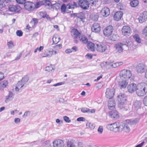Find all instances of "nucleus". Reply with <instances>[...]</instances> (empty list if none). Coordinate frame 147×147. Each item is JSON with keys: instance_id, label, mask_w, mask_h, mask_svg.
<instances>
[{"instance_id": "1", "label": "nucleus", "mask_w": 147, "mask_h": 147, "mask_svg": "<svg viewBox=\"0 0 147 147\" xmlns=\"http://www.w3.org/2000/svg\"><path fill=\"white\" fill-rule=\"evenodd\" d=\"M106 128L115 132H121L124 130L126 132H129L130 129L128 125L124 123L115 122L107 125Z\"/></svg>"}, {"instance_id": "2", "label": "nucleus", "mask_w": 147, "mask_h": 147, "mask_svg": "<svg viewBox=\"0 0 147 147\" xmlns=\"http://www.w3.org/2000/svg\"><path fill=\"white\" fill-rule=\"evenodd\" d=\"M126 98V96L124 93H120L118 94L117 100L119 102L118 107L120 109H123L124 110H127V109L125 108Z\"/></svg>"}, {"instance_id": "3", "label": "nucleus", "mask_w": 147, "mask_h": 147, "mask_svg": "<svg viewBox=\"0 0 147 147\" xmlns=\"http://www.w3.org/2000/svg\"><path fill=\"white\" fill-rule=\"evenodd\" d=\"M136 93L139 96H142L145 95L147 92V85L145 83L142 82L137 85Z\"/></svg>"}, {"instance_id": "4", "label": "nucleus", "mask_w": 147, "mask_h": 147, "mask_svg": "<svg viewBox=\"0 0 147 147\" xmlns=\"http://www.w3.org/2000/svg\"><path fill=\"white\" fill-rule=\"evenodd\" d=\"M131 76V71L129 70L124 69L121 71L120 76L122 80L124 79L127 81Z\"/></svg>"}, {"instance_id": "5", "label": "nucleus", "mask_w": 147, "mask_h": 147, "mask_svg": "<svg viewBox=\"0 0 147 147\" xmlns=\"http://www.w3.org/2000/svg\"><path fill=\"white\" fill-rule=\"evenodd\" d=\"M78 3V7H80L83 9L85 10L89 8V3L87 0H79Z\"/></svg>"}, {"instance_id": "6", "label": "nucleus", "mask_w": 147, "mask_h": 147, "mask_svg": "<svg viewBox=\"0 0 147 147\" xmlns=\"http://www.w3.org/2000/svg\"><path fill=\"white\" fill-rule=\"evenodd\" d=\"M95 49L98 52L103 53L107 49V46L103 44H96L95 46Z\"/></svg>"}, {"instance_id": "7", "label": "nucleus", "mask_w": 147, "mask_h": 147, "mask_svg": "<svg viewBox=\"0 0 147 147\" xmlns=\"http://www.w3.org/2000/svg\"><path fill=\"white\" fill-rule=\"evenodd\" d=\"M113 30V27L109 25L105 28L103 31V33L105 36H109L111 35Z\"/></svg>"}, {"instance_id": "8", "label": "nucleus", "mask_w": 147, "mask_h": 147, "mask_svg": "<svg viewBox=\"0 0 147 147\" xmlns=\"http://www.w3.org/2000/svg\"><path fill=\"white\" fill-rule=\"evenodd\" d=\"M115 93V90L113 88H107L105 92L106 97L111 99L113 97Z\"/></svg>"}, {"instance_id": "9", "label": "nucleus", "mask_w": 147, "mask_h": 147, "mask_svg": "<svg viewBox=\"0 0 147 147\" xmlns=\"http://www.w3.org/2000/svg\"><path fill=\"white\" fill-rule=\"evenodd\" d=\"M123 45L128 46L129 45V43L127 41L125 42H123L122 43H119L116 44L115 45V47L117 51L119 53H121L123 51L122 46Z\"/></svg>"}, {"instance_id": "10", "label": "nucleus", "mask_w": 147, "mask_h": 147, "mask_svg": "<svg viewBox=\"0 0 147 147\" xmlns=\"http://www.w3.org/2000/svg\"><path fill=\"white\" fill-rule=\"evenodd\" d=\"M123 34L126 36H129L131 33V30L129 26H125L123 27L122 29Z\"/></svg>"}, {"instance_id": "11", "label": "nucleus", "mask_w": 147, "mask_h": 147, "mask_svg": "<svg viewBox=\"0 0 147 147\" xmlns=\"http://www.w3.org/2000/svg\"><path fill=\"white\" fill-rule=\"evenodd\" d=\"M53 144L54 147H63L64 146L63 142L61 139L54 140Z\"/></svg>"}, {"instance_id": "12", "label": "nucleus", "mask_w": 147, "mask_h": 147, "mask_svg": "<svg viewBox=\"0 0 147 147\" xmlns=\"http://www.w3.org/2000/svg\"><path fill=\"white\" fill-rule=\"evenodd\" d=\"M101 27L100 26L98 23H94L91 27L92 30V32L96 33H98L100 31Z\"/></svg>"}, {"instance_id": "13", "label": "nucleus", "mask_w": 147, "mask_h": 147, "mask_svg": "<svg viewBox=\"0 0 147 147\" xmlns=\"http://www.w3.org/2000/svg\"><path fill=\"white\" fill-rule=\"evenodd\" d=\"M137 88V85L134 83L129 84L127 87L128 90L129 92L132 93L135 91H136Z\"/></svg>"}, {"instance_id": "14", "label": "nucleus", "mask_w": 147, "mask_h": 147, "mask_svg": "<svg viewBox=\"0 0 147 147\" xmlns=\"http://www.w3.org/2000/svg\"><path fill=\"white\" fill-rule=\"evenodd\" d=\"M138 19L139 22L140 23H142L146 21L147 20V12H143L142 14H140Z\"/></svg>"}, {"instance_id": "15", "label": "nucleus", "mask_w": 147, "mask_h": 147, "mask_svg": "<svg viewBox=\"0 0 147 147\" xmlns=\"http://www.w3.org/2000/svg\"><path fill=\"white\" fill-rule=\"evenodd\" d=\"M137 71L138 73H143L145 70V66L143 63H139L136 67Z\"/></svg>"}, {"instance_id": "16", "label": "nucleus", "mask_w": 147, "mask_h": 147, "mask_svg": "<svg viewBox=\"0 0 147 147\" xmlns=\"http://www.w3.org/2000/svg\"><path fill=\"white\" fill-rule=\"evenodd\" d=\"M24 4L25 8L28 11L32 10L33 9V7L34 5L33 3L29 1L25 2Z\"/></svg>"}, {"instance_id": "17", "label": "nucleus", "mask_w": 147, "mask_h": 147, "mask_svg": "<svg viewBox=\"0 0 147 147\" xmlns=\"http://www.w3.org/2000/svg\"><path fill=\"white\" fill-rule=\"evenodd\" d=\"M101 13L103 16L107 17L108 16L110 13L109 9L107 7H104L101 10Z\"/></svg>"}, {"instance_id": "18", "label": "nucleus", "mask_w": 147, "mask_h": 147, "mask_svg": "<svg viewBox=\"0 0 147 147\" xmlns=\"http://www.w3.org/2000/svg\"><path fill=\"white\" fill-rule=\"evenodd\" d=\"M123 15V13L122 11H118L117 12L114 16V19L117 21H119L121 19V18L122 17Z\"/></svg>"}, {"instance_id": "19", "label": "nucleus", "mask_w": 147, "mask_h": 147, "mask_svg": "<svg viewBox=\"0 0 147 147\" xmlns=\"http://www.w3.org/2000/svg\"><path fill=\"white\" fill-rule=\"evenodd\" d=\"M128 83V82L126 80L123 79V80L119 82V86L121 89L125 88L126 87Z\"/></svg>"}, {"instance_id": "20", "label": "nucleus", "mask_w": 147, "mask_h": 147, "mask_svg": "<svg viewBox=\"0 0 147 147\" xmlns=\"http://www.w3.org/2000/svg\"><path fill=\"white\" fill-rule=\"evenodd\" d=\"M115 105V101L113 99H110L108 102V106L109 109L111 110L113 109Z\"/></svg>"}, {"instance_id": "21", "label": "nucleus", "mask_w": 147, "mask_h": 147, "mask_svg": "<svg viewBox=\"0 0 147 147\" xmlns=\"http://www.w3.org/2000/svg\"><path fill=\"white\" fill-rule=\"evenodd\" d=\"M87 48L92 51H94L95 50V46H96V44L94 45L93 42L90 41H88Z\"/></svg>"}, {"instance_id": "22", "label": "nucleus", "mask_w": 147, "mask_h": 147, "mask_svg": "<svg viewBox=\"0 0 147 147\" xmlns=\"http://www.w3.org/2000/svg\"><path fill=\"white\" fill-rule=\"evenodd\" d=\"M110 114L111 117L115 119H118L119 117V113L116 111H111Z\"/></svg>"}, {"instance_id": "23", "label": "nucleus", "mask_w": 147, "mask_h": 147, "mask_svg": "<svg viewBox=\"0 0 147 147\" xmlns=\"http://www.w3.org/2000/svg\"><path fill=\"white\" fill-rule=\"evenodd\" d=\"M133 37L135 41L138 43H140L142 42V39L139 35L138 34H135L133 35Z\"/></svg>"}, {"instance_id": "24", "label": "nucleus", "mask_w": 147, "mask_h": 147, "mask_svg": "<svg viewBox=\"0 0 147 147\" xmlns=\"http://www.w3.org/2000/svg\"><path fill=\"white\" fill-rule=\"evenodd\" d=\"M71 34L74 38H76L78 36L79 37V36L81 35L80 33L77 29L74 30Z\"/></svg>"}, {"instance_id": "25", "label": "nucleus", "mask_w": 147, "mask_h": 147, "mask_svg": "<svg viewBox=\"0 0 147 147\" xmlns=\"http://www.w3.org/2000/svg\"><path fill=\"white\" fill-rule=\"evenodd\" d=\"M43 2L45 7L48 9H51L52 8V4L48 0H44Z\"/></svg>"}, {"instance_id": "26", "label": "nucleus", "mask_w": 147, "mask_h": 147, "mask_svg": "<svg viewBox=\"0 0 147 147\" xmlns=\"http://www.w3.org/2000/svg\"><path fill=\"white\" fill-rule=\"evenodd\" d=\"M40 13V15L42 18H46L49 20H51V18L49 17V15L47 14V13L45 11H41Z\"/></svg>"}, {"instance_id": "27", "label": "nucleus", "mask_w": 147, "mask_h": 147, "mask_svg": "<svg viewBox=\"0 0 147 147\" xmlns=\"http://www.w3.org/2000/svg\"><path fill=\"white\" fill-rule=\"evenodd\" d=\"M79 39L80 41L84 44H86L88 42V39L84 36L81 35L79 36Z\"/></svg>"}, {"instance_id": "28", "label": "nucleus", "mask_w": 147, "mask_h": 147, "mask_svg": "<svg viewBox=\"0 0 147 147\" xmlns=\"http://www.w3.org/2000/svg\"><path fill=\"white\" fill-rule=\"evenodd\" d=\"M141 105V102L140 101L137 100L135 101L133 104V105L136 109L140 108Z\"/></svg>"}, {"instance_id": "29", "label": "nucleus", "mask_w": 147, "mask_h": 147, "mask_svg": "<svg viewBox=\"0 0 147 147\" xmlns=\"http://www.w3.org/2000/svg\"><path fill=\"white\" fill-rule=\"evenodd\" d=\"M130 5L132 7H135L139 4L138 0H133L130 3Z\"/></svg>"}, {"instance_id": "30", "label": "nucleus", "mask_w": 147, "mask_h": 147, "mask_svg": "<svg viewBox=\"0 0 147 147\" xmlns=\"http://www.w3.org/2000/svg\"><path fill=\"white\" fill-rule=\"evenodd\" d=\"M102 64L107 68H112V63L107 62H104Z\"/></svg>"}, {"instance_id": "31", "label": "nucleus", "mask_w": 147, "mask_h": 147, "mask_svg": "<svg viewBox=\"0 0 147 147\" xmlns=\"http://www.w3.org/2000/svg\"><path fill=\"white\" fill-rule=\"evenodd\" d=\"M29 80V78L28 77L26 76H24L23 78H22V82H23V84H21V85H22V86H21L20 88H22L23 87L24 85V84L26 83Z\"/></svg>"}, {"instance_id": "32", "label": "nucleus", "mask_w": 147, "mask_h": 147, "mask_svg": "<svg viewBox=\"0 0 147 147\" xmlns=\"http://www.w3.org/2000/svg\"><path fill=\"white\" fill-rule=\"evenodd\" d=\"M139 121V119H131L129 120L128 122L131 125H135Z\"/></svg>"}, {"instance_id": "33", "label": "nucleus", "mask_w": 147, "mask_h": 147, "mask_svg": "<svg viewBox=\"0 0 147 147\" xmlns=\"http://www.w3.org/2000/svg\"><path fill=\"white\" fill-rule=\"evenodd\" d=\"M13 96L14 94L12 92L9 91L8 96H6V100H11L13 99Z\"/></svg>"}, {"instance_id": "34", "label": "nucleus", "mask_w": 147, "mask_h": 147, "mask_svg": "<svg viewBox=\"0 0 147 147\" xmlns=\"http://www.w3.org/2000/svg\"><path fill=\"white\" fill-rule=\"evenodd\" d=\"M8 83L7 81L4 80L0 83V89H1L2 88H5L7 85Z\"/></svg>"}, {"instance_id": "35", "label": "nucleus", "mask_w": 147, "mask_h": 147, "mask_svg": "<svg viewBox=\"0 0 147 147\" xmlns=\"http://www.w3.org/2000/svg\"><path fill=\"white\" fill-rule=\"evenodd\" d=\"M17 9V7L16 5H10L9 7V10L11 11H15Z\"/></svg>"}, {"instance_id": "36", "label": "nucleus", "mask_w": 147, "mask_h": 147, "mask_svg": "<svg viewBox=\"0 0 147 147\" xmlns=\"http://www.w3.org/2000/svg\"><path fill=\"white\" fill-rule=\"evenodd\" d=\"M45 71L48 72H50L51 71V72H53L54 71V69L52 67L51 65L46 67L45 68Z\"/></svg>"}, {"instance_id": "37", "label": "nucleus", "mask_w": 147, "mask_h": 147, "mask_svg": "<svg viewBox=\"0 0 147 147\" xmlns=\"http://www.w3.org/2000/svg\"><path fill=\"white\" fill-rule=\"evenodd\" d=\"M87 128H89L91 129H93L95 127V125L92 123L89 122H88L86 124Z\"/></svg>"}, {"instance_id": "38", "label": "nucleus", "mask_w": 147, "mask_h": 147, "mask_svg": "<svg viewBox=\"0 0 147 147\" xmlns=\"http://www.w3.org/2000/svg\"><path fill=\"white\" fill-rule=\"evenodd\" d=\"M78 18H80L81 20L82 21L85 18V16L84 14L82 12H81L80 13H78Z\"/></svg>"}, {"instance_id": "39", "label": "nucleus", "mask_w": 147, "mask_h": 147, "mask_svg": "<svg viewBox=\"0 0 147 147\" xmlns=\"http://www.w3.org/2000/svg\"><path fill=\"white\" fill-rule=\"evenodd\" d=\"M66 6L65 4H63L61 6V13H65L66 10Z\"/></svg>"}, {"instance_id": "40", "label": "nucleus", "mask_w": 147, "mask_h": 147, "mask_svg": "<svg viewBox=\"0 0 147 147\" xmlns=\"http://www.w3.org/2000/svg\"><path fill=\"white\" fill-rule=\"evenodd\" d=\"M53 52H54L55 54L57 53L56 51H49V54H47L46 55L43 56L42 57H51V56H52V55L53 53Z\"/></svg>"}, {"instance_id": "41", "label": "nucleus", "mask_w": 147, "mask_h": 147, "mask_svg": "<svg viewBox=\"0 0 147 147\" xmlns=\"http://www.w3.org/2000/svg\"><path fill=\"white\" fill-rule=\"evenodd\" d=\"M81 111L83 113L90 112V109H89L86 107H83L81 108Z\"/></svg>"}, {"instance_id": "42", "label": "nucleus", "mask_w": 147, "mask_h": 147, "mask_svg": "<svg viewBox=\"0 0 147 147\" xmlns=\"http://www.w3.org/2000/svg\"><path fill=\"white\" fill-rule=\"evenodd\" d=\"M7 45L8 46L9 49L11 48L14 46L13 42L12 41L7 42Z\"/></svg>"}, {"instance_id": "43", "label": "nucleus", "mask_w": 147, "mask_h": 147, "mask_svg": "<svg viewBox=\"0 0 147 147\" xmlns=\"http://www.w3.org/2000/svg\"><path fill=\"white\" fill-rule=\"evenodd\" d=\"M99 16L97 14H94L92 16V20L94 21H96L98 20Z\"/></svg>"}, {"instance_id": "44", "label": "nucleus", "mask_w": 147, "mask_h": 147, "mask_svg": "<svg viewBox=\"0 0 147 147\" xmlns=\"http://www.w3.org/2000/svg\"><path fill=\"white\" fill-rule=\"evenodd\" d=\"M71 8L74 9L75 7H78V3L75 2H73V3H69Z\"/></svg>"}, {"instance_id": "45", "label": "nucleus", "mask_w": 147, "mask_h": 147, "mask_svg": "<svg viewBox=\"0 0 147 147\" xmlns=\"http://www.w3.org/2000/svg\"><path fill=\"white\" fill-rule=\"evenodd\" d=\"M67 147H75L73 143L71 141L67 142Z\"/></svg>"}, {"instance_id": "46", "label": "nucleus", "mask_w": 147, "mask_h": 147, "mask_svg": "<svg viewBox=\"0 0 147 147\" xmlns=\"http://www.w3.org/2000/svg\"><path fill=\"white\" fill-rule=\"evenodd\" d=\"M110 39L113 41L116 40L117 39V35L115 34H113L110 37Z\"/></svg>"}, {"instance_id": "47", "label": "nucleus", "mask_w": 147, "mask_h": 147, "mask_svg": "<svg viewBox=\"0 0 147 147\" xmlns=\"http://www.w3.org/2000/svg\"><path fill=\"white\" fill-rule=\"evenodd\" d=\"M17 35L19 36H21L23 35V32L21 30H17L16 32Z\"/></svg>"}, {"instance_id": "48", "label": "nucleus", "mask_w": 147, "mask_h": 147, "mask_svg": "<svg viewBox=\"0 0 147 147\" xmlns=\"http://www.w3.org/2000/svg\"><path fill=\"white\" fill-rule=\"evenodd\" d=\"M64 120L67 123H69L71 122V120L69 119V118L67 116H64L63 117Z\"/></svg>"}, {"instance_id": "49", "label": "nucleus", "mask_w": 147, "mask_h": 147, "mask_svg": "<svg viewBox=\"0 0 147 147\" xmlns=\"http://www.w3.org/2000/svg\"><path fill=\"white\" fill-rule=\"evenodd\" d=\"M103 131V127L101 126H100L98 129V132L100 134H101Z\"/></svg>"}, {"instance_id": "50", "label": "nucleus", "mask_w": 147, "mask_h": 147, "mask_svg": "<svg viewBox=\"0 0 147 147\" xmlns=\"http://www.w3.org/2000/svg\"><path fill=\"white\" fill-rule=\"evenodd\" d=\"M16 2L20 4H23L25 3L26 0H16Z\"/></svg>"}, {"instance_id": "51", "label": "nucleus", "mask_w": 147, "mask_h": 147, "mask_svg": "<svg viewBox=\"0 0 147 147\" xmlns=\"http://www.w3.org/2000/svg\"><path fill=\"white\" fill-rule=\"evenodd\" d=\"M143 103L145 106H147V96H145L144 98Z\"/></svg>"}, {"instance_id": "52", "label": "nucleus", "mask_w": 147, "mask_h": 147, "mask_svg": "<svg viewBox=\"0 0 147 147\" xmlns=\"http://www.w3.org/2000/svg\"><path fill=\"white\" fill-rule=\"evenodd\" d=\"M85 57L87 59H91L92 58V55L88 53L86 55Z\"/></svg>"}, {"instance_id": "53", "label": "nucleus", "mask_w": 147, "mask_h": 147, "mask_svg": "<svg viewBox=\"0 0 147 147\" xmlns=\"http://www.w3.org/2000/svg\"><path fill=\"white\" fill-rule=\"evenodd\" d=\"M143 33L145 36H147V26L144 29L143 31Z\"/></svg>"}, {"instance_id": "54", "label": "nucleus", "mask_w": 147, "mask_h": 147, "mask_svg": "<svg viewBox=\"0 0 147 147\" xmlns=\"http://www.w3.org/2000/svg\"><path fill=\"white\" fill-rule=\"evenodd\" d=\"M5 6V4L3 1L0 0V9H1L4 7Z\"/></svg>"}, {"instance_id": "55", "label": "nucleus", "mask_w": 147, "mask_h": 147, "mask_svg": "<svg viewBox=\"0 0 147 147\" xmlns=\"http://www.w3.org/2000/svg\"><path fill=\"white\" fill-rule=\"evenodd\" d=\"M22 56V53H20L19 55H18L14 60H19Z\"/></svg>"}, {"instance_id": "56", "label": "nucleus", "mask_w": 147, "mask_h": 147, "mask_svg": "<svg viewBox=\"0 0 147 147\" xmlns=\"http://www.w3.org/2000/svg\"><path fill=\"white\" fill-rule=\"evenodd\" d=\"M85 119L83 117H80L77 118V120L78 121H85Z\"/></svg>"}, {"instance_id": "57", "label": "nucleus", "mask_w": 147, "mask_h": 147, "mask_svg": "<svg viewBox=\"0 0 147 147\" xmlns=\"http://www.w3.org/2000/svg\"><path fill=\"white\" fill-rule=\"evenodd\" d=\"M73 52L71 49H67L65 51V52L66 53H70Z\"/></svg>"}, {"instance_id": "58", "label": "nucleus", "mask_w": 147, "mask_h": 147, "mask_svg": "<svg viewBox=\"0 0 147 147\" xmlns=\"http://www.w3.org/2000/svg\"><path fill=\"white\" fill-rule=\"evenodd\" d=\"M73 51L76 52L78 50V47L76 46H74L72 47L71 49Z\"/></svg>"}, {"instance_id": "59", "label": "nucleus", "mask_w": 147, "mask_h": 147, "mask_svg": "<svg viewBox=\"0 0 147 147\" xmlns=\"http://www.w3.org/2000/svg\"><path fill=\"white\" fill-rule=\"evenodd\" d=\"M59 5V4L57 3H55L52 4V8H54V7H55L56 9L57 7H58V5Z\"/></svg>"}, {"instance_id": "60", "label": "nucleus", "mask_w": 147, "mask_h": 147, "mask_svg": "<svg viewBox=\"0 0 147 147\" xmlns=\"http://www.w3.org/2000/svg\"><path fill=\"white\" fill-rule=\"evenodd\" d=\"M20 119L18 118H16L14 119V122L16 123H18L20 121Z\"/></svg>"}, {"instance_id": "61", "label": "nucleus", "mask_w": 147, "mask_h": 147, "mask_svg": "<svg viewBox=\"0 0 147 147\" xmlns=\"http://www.w3.org/2000/svg\"><path fill=\"white\" fill-rule=\"evenodd\" d=\"M63 82H60L59 83H57L53 85V86H56L59 85H61L63 84Z\"/></svg>"}, {"instance_id": "62", "label": "nucleus", "mask_w": 147, "mask_h": 147, "mask_svg": "<svg viewBox=\"0 0 147 147\" xmlns=\"http://www.w3.org/2000/svg\"><path fill=\"white\" fill-rule=\"evenodd\" d=\"M144 142V141L142 142L141 143L135 147H142L143 145Z\"/></svg>"}, {"instance_id": "63", "label": "nucleus", "mask_w": 147, "mask_h": 147, "mask_svg": "<svg viewBox=\"0 0 147 147\" xmlns=\"http://www.w3.org/2000/svg\"><path fill=\"white\" fill-rule=\"evenodd\" d=\"M32 20L34 24H37L38 20L36 18H33Z\"/></svg>"}, {"instance_id": "64", "label": "nucleus", "mask_w": 147, "mask_h": 147, "mask_svg": "<svg viewBox=\"0 0 147 147\" xmlns=\"http://www.w3.org/2000/svg\"><path fill=\"white\" fill-rule=\"evenodd\" d=\"M102 75H101L100 76L98 77L97 79L95 80V81H98L100 78H101L102 77Z\"/></svg>"}]
</instances>
